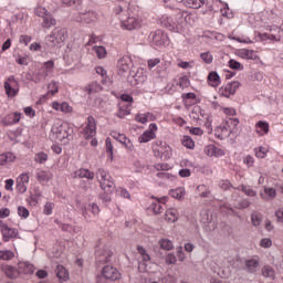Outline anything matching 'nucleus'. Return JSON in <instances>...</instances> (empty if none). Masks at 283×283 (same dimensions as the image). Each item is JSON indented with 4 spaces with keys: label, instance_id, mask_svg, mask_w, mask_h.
Listing matches in <instances>:
<instances>
[{
    "label": "nucleus",
    "instance_id": "nucleus-1",
    "mask_svg": "<svg viewBox=\"0 0 283 283\" xmlns=\"http://www.w3.org/2000/svg\"><path fill=\"white\" fill-rule=\"evenodd\" d=\"M115 13L118 14L120 21V29L128 30H140L143 28V18L138 14H132L129 11H124L123 7H118L115 10Z\"/></svg>",
    "mask_w": 283,
    "mask_h": 283
},
{
    "label": "nucleus",
    "instance_id": "nucleus-2",
    "mask_svg": "<svg viewBox=\"0 0 283 283\" xmlns=\"http://www.w3.org/2000/svg\"><path fill=\"white\" fill-rule=\"evenodd\" d=\"M72 128L70 124L57 122L51 128L50 138L55 143H62V145H67L70 143V136H72Z\"/></svg>",
    "mask_w": 283,
    "mask_h": 283
},
{
    "label": "nucleus",
    "instance_id": "nucleus-3",
    "mask_svg": "<svg viewBox=\"0 0 283 283\" xmlns=\"http://www.w3.org/2000/svg\"><path fill=\"white\" fill-rule=\"evenodd\" d=\"M95 178L104 193L111 196L114 192V178L103 168H98L95 172Z\"/></svg>",
    "mask_w": 283,
    "mask_h": 283
},
{
    "label": "nucleus",
    "instance_id": "nucleus-4",
    "mask_svg": "<svg viewBox=\"0 0 283 283\" xmlns=\"http://www.w3.org/2000/svg\"><path fill=\"white\" fill-rule=\"evenodd\" d=\"M151 149L155 158H159L160 160H169L171 156H174L171 146H169L167 142H163L160 139L153 143Z\"/></svg>",
    "mask_w": 283,
    "mask_h": 283
},
{
    "label": "nucleus",
    "instance_id": "nucleus-5",
    "mask_svg": "<svg viewBox=\"0 0 283 283\" xmlns=\"http://www.w3.org/2000/svg\"><path fill=\"white\" fill-rule=\"evenodd\" d=\"M160 23L164 28L170 30V32L180 33L182 32V30H185V22L178 19V14H176L175 18L169 15H163L160 18Z\"/></svg>",
    "mask_w": 283,
    "mask_h": 283
},
{
    "label": "nucleus",
    "instance_id": "nucleus-6",
    "mask_svg": "<svg viewBox=\"0 0 283 283\" xmlns=\"http://www.w3.org/2000/svg\"><path fill=\"white\" fill-rule=\"evenodd\" d=\"M66 39H67V29L56 27L48 36V42L51 43L53 48H56V45H61L62 43H65Z\"/></svg>",
    "mask_w": 283,
    "mask_h": 283
},
{
    "label": "nucleus",
    "instance_id": "nucleus-7",
    "mask_svg": "<svg viewBox=\"0 0 283 283\" xmlns=\"http://www.w3.org/2000/svg\"><path fill=\"white\" fill-rule=\"evenodd\" d=\"M52 72H54V61L44 62L43 66L34 72L33 81L35 83H41V81H45Z\"/></svg>",
    "mask_w": 283,
    "mask_h": 283
},
{
    "label": "nucleus",
    "instance_id": "nucleus-8",
    "mask_svg": "<svg viewBox=\"0 0 283 283\" xmlns=\"http://www.w3.org/2000/svg\"><path fill=\"white\" fill-rule=\"evenodd\" d=\"M122 103H119V111L117 112L118 118H125L132 114V104L124 105L123 103H134V97L129 94H123L120 96Z\"/></svg>",
    "mask_w": 283,
    "mask_h": 283
},
{
    "label": "nucleus",
    "instance_id": "nucleus-9",
    "mask_svg": "<svg viewBox=\"0 0 283 283\" xmlns=\"http://www.w3.org/2000/svg\"><path fill=\"white\" fill-rule=\"evenodd\" d=\"M4 90H6V94L7 96H9V98H14V96H17V94H19V81H17V78H14V76H10L6 82H4Z\"/></svg>",
    "mask_w": 283,
    "mask_h": 283
},
{
    "label": "nucleus",
    "instance_id": "nucleus-10",
    "mask_svg": "<svg viewBox=\"0 0 283 283\" xmlns=\"http://www.w3.org/2000/svg\"><path fill=\"white\" fill-rule=\"evenodd\" d=\"M83 136L86 140L94 138L96 136V118L94 116H88L83 128Z\"/></svg>",
    "mask_w": 283,
    "mask_h": 283
},
{
    "label": "nucleus",
    "instance_id": "nucleus-11",
    "mask_svg": "<svg viewBox=\"0 0 283 283\" xmlns=\"http://www.w3.org/2000/svg\"><path fill=\"white\" fill-rule=\"evenodd\" d=\"M156 132H158V125L156 123H151L148 126V129L145 130L139 137L138 143H149L151 140H155L156 138Z\"/></svg>",
    "mask_w": 283,
    "mask_h": 283
},
{
    "label": "nucleus",
    "instance_id": "nucleus-12",
    "mask_svg": "<svg viewBox=\"0 0 283 283\" xmlns=\"http://www.w3.org/2000/svg\"><path fill=\"white\" fill-rule=\"evenodd\" d=\"M111 136L118 143L124 145V147H126V149H128V151H134V144L132 143V140L129 138H127V136H125V134H120L116 130H113L111 133Z\"/></svg>",
    "mask_w": 283,
    "mask_h": 283
},
{
    "label": "nucleus",
    "instance_id": "nucleus-13",
    "mask_svg": "<svg viewBox=\"0 0 283 283\" xmlns=\"http://www.w3.org/2000/svg\"><path fill=\"white\" fill-rule=\"evenodd\" d=\"M233 130L231 129V126H229V124L227 123L221 124L214 129V136L219 140H224V138H229V136H231Z\"/></svg>",
    "mask_w": 283,
    "mask_h": 283
},
{
    "label": "nucleus",
    "instance_id": "nucleus-14",
    "mask_svg": "<svg viewBox=\"0 0 283 283\" xmlns=\"http://www.w3.org/2000/svg\"><path fill=\"white\" fill-rule=\"evenodd\" d=\"M21 116H23V114L18 113V112L10 113L7 116L1 117L0 123L4 127H10V125H17V123H19V120H21Z\"/></svg>",
    "mask_w": 283,
    "mask_h": 283
},
{
    "label": "nucleus",
    "instance_id": "nucleus-15",
    "mask_svg": "<svg viewBox=\"0 0 283 283\" xmlns=\"http://www.w3.org/2000/svg\"><path fill=\"white\" fill-rule=\"evenodd\" d=\"M238 87H240V82L228 83L220 88V94L221 96L229 98V96H233V94L238 92Z\"/></svg>",
    "mask_w": 283,
    "mask_h": 283
},
{
    "label": "nucleus",
    "instance_id": "nucleus-16",
    "mask_svg": "<svg viewBox=\"0 0 283 283\" xmlns=\"http://www.w3.org/2000/svg\"><path fill=\"white\" fill-rule=\"evenodd\" d=\"M102 275L106 280L116 281V280L120 279V272L116 268L111 266V265H106L103 268Z\"/></svg>",
    "mask_w": 283,
    "mask_h": 283
},
{
    "label": "nucleus",
    "instance_id": "nucleus-17",
    "mask_svg": "<svg viewBox=\"0 0 283 283\" xmlns=\"http://www.w3.org/2000/svg\"><path fill=\"white\" fill-rule=\"evenodd\" d=\"M117 67L119 76H124L127 74V72H129V70H132V59L128 56L119 59L117 62Z\"/></svg>",
    "mask_w": 283,
    "mask_h": 283
},
{
    "label": "nucleus",
    "instance_id": "nucleus-18",
    "mask_svg": "<svg viewBox=\"0 0 283 283\" xmlns=\"http://www.w3.org/2000/svg\"><path fill=\"white\" fill-rule=\"evenodd\" d=\"M74 19L77 23H94V21H96V12L88 11L86 13H78Z\"/></svg>",
    "mask_w": 283,
    "mask_h": 283
},
{
    "label": "nucleus",
    "instance_id": "nucleus-19",
    "mask_svg": "<svg viewBox=\"0 0 283 283\" xmlns=\"http://www.w3.org/2000/svg\"><path fill=\"white\" fill-rule=\"evenodd\" d=\"M51 107L55 109V112H62L63 114H72L74 112V107H72L67 102L59 103L52 102Z\"/></svg>",
    "mask_w": 283,
    "mask_h": 283
},
{
    "label": "nucleus",
    "instance_id": "nucleus-20",
    "mask_svg": "<svg viewBox=\"0 0 283 283\" xmlns=\"http://www.w3.org/2000/svg\"><path fill=\"white\" fill-rule=\"evenodd\" d=\"M14 160H17V155L12 151L0 154V167H8V165H12Z\"/></svg>",
    "mask_w": 283,
    "mask_h": 283
},
{
    "label": "nucleus",
    "instance_id": "nucleus-21",
    "mask_svg": "<svg viewBox=\"0 0 283 283\" xmlns=\"http://www.w3.org/2000/svg\"><path fill=\"white\" fill-rule=\"evenodd\" d=\"M260 268V256H252L251 259L245 260V271L248 273H255Z\"/></svg>",
    "mask_w": 283,
    "mask_h": 283
},
{
    "label": "nucleus",
    "instance_id": "nucleus-22",
    "mask_svg": "<svg viewBox=\"0 0 283 283\" xmlns=\"http://www.w3.org/2000/svg\"><path fill=\"white\" fill-rule=\"evenodd\" d=\"M168 198L167 197H161L156 199V201H154L150 205V209L154 211V213H156L158 216V213H163V211H165V203L167 202Z\"/></svg>",
    "mask_w": 283,
    "mask_h": 283
},
{
    "label": "nucleus",
    "instance_id": "nucleus-23",
    "mask_svg": "<svg viewBox=\"0 0 283 283\" xmlns=\"http://www.w3.org/2000/svg\"><path fill=\"white\" fill-rule=\"evenodd\" d=\"M112 255H113V253H112V250H109V249L96 251L97 262H99L101 264H105V263L109 262V260L112 259Z\"/></svg>",
    "mask_w": 283,
    "mask_h": 283
},
{
    "label": "nucleus",
    "instance_id": "nucleus-24",
    "mask_svg": "<svg viewBox=\"0 0 283 283\" xmlns=\"http://www.w3.org/2000/svg\"><path fill=\"white\" fill-rule=\"evenodd\" d=\"M35 177L38 182H40V185H48V182L52 180L53 175L48 170H39Z\"/></svg>",
    "mask_w": 283,
    "mask_h": 283
},
{
    "label": "nucleus",
    "instance_id": "nucleus-25",
    "mask_svg": "<svg viewBox=\"0 0 283 283\" xmlns=\"http://www.w3.org/2000/svg\"><path fill=\"white\" fill-rule=\"evenodd\" d=\"M34 265L30 262H20L18 264V272L23 275H32L34 273Z\"/></svg>",
    "mask_w": 283,
    "mask_h": 283
},
{
    "label": "nucleus",
    "instance_id": "nucleus-26",
    "mask_svg": "<svg viewBox=\"0 0 283 283\" xmlns=\"http://www.w3.org/2000/svg\"><path fill=\"white\" fill-rule=\"evenodd\" d=\"M177 19L184 23H187L188 25H193V23H196V17L187 11L177 13Z\"/></svg>",
    "mask_w": 283,
    "mask_h": 283
},
{
    "label": "nucleus",
    "instance_id": "nucleus-27",
    "mask_svg": "<svg viewBox=\"0 0 283 283\" xmlns=\"http://www.w3.org/2000/svg\"><path fill=\"white\" fill-rule=\"evenodd\" d=\"M254 129L258 136H266V134H269V130H270L269 122L259 120L255 124Z\"/></svg>",
    "mask_w": 283,
    "mask_h": 283
},
{
    "label": "nucleus",
    "instance_id": "nucleus-28",
    "mask_svg": "<svg viewBox=\"0 0 283 283\" xmlns=\"http://www.w3.org/2000/svg\"><path fill=\"white\" fill-rule=\"evenodd\" d=\"M179 218H180V212H178V209L170 208L166 210V213H165L166 222H170V223L178 222Z\"/></svg>",
    "mask_w": 283,
    "mask_h": 283
},
{
    "label": "nucleus",
    "instance_id": "nucleus-29",
    "mask_svg": "<svg viewBox=\"0 0 283 283\" xmlns=\"http://www.w3.org/2000/svg\"><path fill=\"white\" fill-rule=\"evenodd\" d=\"M1 233H2L3 242H10V240H12V238H17V230H14L8 226L3 227L1 229Z\"/></svg>",
    "mask_w": 283,
    "mask_h": 283
},
{
    "label": "nucleus",
    "instance_id": "nucleus-30",
    "mask_svg": "<svg viewBox=\"0 0 283 283\" xmlns=\"http://www.w3.org/2000/svg\"><path fill=\"white\" fill-rule=\"evenodd\" d=\"M94 176H96L94 171L85 168L78 169L74 172V178H86V180H94Z\"/></svg>",
    "mask_w": 283,
    "mask_h": 283
},
{
    "label": "nucleus",
    "instance_id": "nucleus-31",
    "mask_svg": "<svg viewBox=\"0 0 283 283\" xmlns=\"http://www.w3.org/2000/svg\"><path fill=\"white\" fill-rule=\"evenodd\" d=\"M238 55L240 59H245L247 61H255V59H258L255 51L249 49L239 50Z\"/></svg>",
    "mask_w": 283,
    "mask_h": 283
},
{
    "label": "nucleus",
    "instance_id": "nucleus-32",
    "mask_svg": "<svg viewBox=\"0 0 283 283\" xmlns=\"http://www.w3.org/2000/svg\"><path fill=\"white\" fill-rule=\"evenodd\" d=\"M222 81L220 80V75H218V72L212 71L208 75V85L210 87H219Z\"/></svg>",
    "mask_w": 283,
    "mask_h": 283
},
{
    "label": "nucleus",
    "instance_id": "nucleus-33",
    "mask_svg": "<svg viewBox=\"0 0 283 283\" xmlns=\"http://www.w3.org/2000/svg\"><path fill=\"white\" fill-rule=\"evenodd\" d=\"M56 276L60 282H67L70 280V272L63 265H57L56 268Z\"/></svg>",
    "mask_w": 283,
    "mask_h": 283
},
{
    "label": "nucleus",
    "instance_id": "nucleus-34",
    "mask_svg": "<svg viewBox=\"0 0 283 283\" xmlns=\"http://www.w3.org/2000/svg\"><path fill=\"white\" fill-rule=\"evenodd\" d=\"M158 244L163 251H174V241L167 238L159 239Z\"/></svg>",
    "mask_w": 283,
    "mask_h": 283
},
{
    "label": "nucleus",
    "instance_id": "nucleus-35",
    "mask_svg": "<svg viewBox=\"0 0 283 283\" xmlns=\"http://www.w3.org/2000/svg\"><path fill=\"white\" fill-rule=\"evenodd\" d=\"M42 28H46L50 29L54 25H56V19H54V17H52V13L49 12L48 15H45L44 18H42Z\"/></svg>",
    "mask_w": 283,
    "mask_h": 283
},
{
    "label": "nucleus",
    "instance_id": "nucleus-36",
    "mask_svg": "<svg viewBox=\"0 0 283 283\" xmlns=\"http://www.w3.org/2000/svg\"><path fill=\"white\" fill-rule=\"evenodd\" d=\"M184 3L187 8H192L193 10H198L205 6V0H184Z\"/></svg>",
    "mask_w": 283,
    "mask_h": 283
},
{
    "label": "nucleus",
    "instance_id": "nucleus-37",
    "mask_svg": "<svg viewBox=\"0 0 283 283\" xmlns=\"http://www.w3.org/2000/svg\"><path fill=\"white\" fill-rule=\"evenodd\" d=\"M277 196V191L274 188H264V193H261L263 200H273Z\"/></svg>",
    "mask_w": 283,
    "mask_h": 283
},
{
    "label": "nucleus",
    "instance_id": "nucleus-38",
    "mask_svg": "<svg viewBox=\"0 0 283 283\" xmlns=\"http://www.w3.org/2000/svg\"><path fill=\"white\" fill-rule=\"evenodd\" d=\"M153 42L155 45H165V34H163V31L157 30L153 35Z\"/></svg>",
    "mask_w": 283,
    "mask_h": 283
},
{
    "label": "nucleus",
    "instance_id": "nucleus-39",
    "mask_svg": "<svg viewBox=\"0 0 283 283\" xmlns=\"http://www.w3.org/2000/svg\"><path fill=\"white\" fill-rule=\"evenodd\" d=\"M262 275L263 277L275 280V270L271 265H265L262 268Z\"/></svg>",
    "mask_w": 283,
    "mask_h": 283
},
{
    "label": "nucleus",
    "instance_id": "nucleus-40",
    "mask_svg": "<svg viewBox=\"0 0 283 283\" xmlns=\"http://www.w3.org/2000/svg\"><path fill=\"white\" fill-rule=\"evenodd\" d=\"M50 157L48 156L46 153L44 151H39L34 155V163H36L38 165H45L46 160Z\"/></svg>",
    "mask_w": 283,
    "mask_h": 283
},
{
    "label": "nucleus",
    "instance_id": "nucleus-41",
    "mask_svg": "<svg viewBox=\"0 0 283 283\" xmlns=\"http://www.w3.org/2000/svg\"><path fill=\"white\" fill-rule=\"evenodd\" d=\"M171 198H175L176 200H184L185 199V188L180 187L177 189L170 190Z\"/></svg>",
    "mask_w": 283,
    "mask_h": 283
},
{
    "label": "nucleus",
    "instance_id": "nucleus-42",
    "mask_svg": "<svg viewBox=\"0 0 283 283\" xmlns=\"http://www.w3.org/2000/svg\"><path fill=\"white\" fill-rule=\"evenodd\" d=\"M87 211H91L93 216H98V213L101 212V209L96 203L88 205L87 208H85V210L83 211V216L86 219H87Z\"/></svg>",
    "mask_w": 283,
    "mask_h": 283
},
{
    "label": "nucleus",
    "instance_id": "nucleus-43",
    "mask_svg": "<svg viewBox=\"0 0 283 283\" xmlns=\"http://www.w3.org/2000/svg\"><path fill=\"white\" fill-rule=\"evenodd\" d=\"M101 90H103V87L96 82H93L86 86V92L88 94H96L97 92H101Z\"/></svg>",
    "mask_w": 283,
    "mask_h": 283
},
{
    "label": "nucleus",
    "instance_id": "nucleus-44",
    "mask_svg": "<svg viewBox=\"0 0 283 283\" xmlns=\"http://www.w3.org/2000/svg\"><path fill=\"white\" fill-rule=\"evenodd\" d=\"M2 271L7 277H17V270L11 265H2Z\"/></svg>",
    "mask_w": 283,
    "mask_h": 283
},
{
    "label": "nucleus",
    "instance_id": "nucleus-45",
    "mask_svg": "<svg viewBox=\"0 0 283 283\" xmlns=\"http://www.w3.org/2000/svg\"><path fill=\"white\" fill-rule=\"evenodd\" d=\"M181 145L187 147V149H193L196 147V143L190 136H184L181 139Z\"/></svg>",
    "mask_w": 283,
    "mask_h": 283
},
{
    "label": "nucleus",
    "instance_id": "nucleus-46",
    "mask_svg": "<svg viewBox=\"0 0 283 283\" xmlns=\"http://www.w3.org/2000/svg\"><path fill=\"white\" fill-rule=\"evenodd\" d=\"M254 154L256 158H266V154H269V148L264 146H260L254 148Z\"/></svg>",
    "mask_w": 283,
    "mask_h": 283
},
{
    "label": "nucleus",
    "instance_id": "nucleus-47",
    "mask_svg": "<svg viewBox=\"0 0 283 283\" xmlns=\"http://www.w3.org/2000/svg\"><path fill=\"white\" fill-rule=\"evenodd\" d=\"M251 222H252L253 227H260V224H262V213L253 212L251 214Z\"/></svg>",
    "mask_w": 283,
    "mask_h": 283
},
{
    "label": "nucleus",
    "instance_id": "nucleus-48",
    "mask_svg": "<svg viewBox=\"0 0 283 283\" xmlns=\"http://www.w3.org/2000/svg\"><path fill=\"white\" fill-rule=\"evenodd\" d=\"M106 153L108 154V158L114 160V146L112 145V138L107 137L106 140Z\"/></svg>",
    "mask_w": 283,
    "mask_h": 283
},
{
    "label": "nucleus",
    "instance_id": "nucleus-49",
    "mask_svg": "<svg viewBox=\"0 0 283 283\" xmlns=\"http://www.w3.org/2000/svg\"><path fill=\"white\" fill-rule=\"evenodd\" d=\"M200 59L207 65H211V63H213V55L211 54V52H203V53H201L200 54Z\"/></svg>",
    "mask_w": 283,
    "mask_h": 283
},
{
    "label": "nucleus",
    "instance_id": "nucleus-50",
    "mask_svg": "<svg viewBox=\"0 0 283 283\" xmlns=\"http://www.w3.org/2000/svg\"><path fill=\"white\" fill-rule=\"evenodd\" d=\"M93 50L96 53L97 59H105V56H107V50L105 46H94Z\"/></svg>",
    "mask_w": 283,
    "mask_h": 283
},
{
    "label": "nucleus",
    "instance_id": "nucleus-51",
    "mask_svg": "<svg viewBox=\"0 0 283 283\" xmlns=\"http://www.w3.org/2000/svg\"><path fill=\"white\" fill-rule=\"evenodd\" d=\"M137 251H138V253H139L142 260H143V262H145V263H146V262H150L151 256H149V254L147 253V250H145V248L138 247V248H137Z\"/></svg>",
    "mask_w": 283,
    "mask_h": 283
},
{
    "label": "nucleus",
    "instance_id": "nucleus-52",
    "mask_svg": "<svg viewBox=\"0 0 283 283\" xmlns=\"http://www.w3.org/2000/svg\"><path fill=\"white\" fill-rule=\"evenodd\" d=\"M48 94H51V96H54V94H59V83L51 82L48 85Z\"/></svg>",
    "mask_w": 283,
    "mask_h": 283
},
{
    "label": "nucleus",
    "instance_id": "nucleus-53",
    "mask_svg": "<svg viewBox=\"0 0 283 283\" xmlns=\"http://www.w3.org/2000/svg\"><path fill=\"white\" fill-rule=\"evenodd\" d=\"M116 196H118L119 198H127L130 199L132 195H129V191H127V189L125 188H117L115 191Z\"/></svg>",
    "mask_w": 283,
    "mask_h": 283
},
{
    "label": "nucleus",
    "instance_id": "nucleus-54",
    "mask_svg": "<svg viewBox=\"0 0 283 283\" xmlns=\"http://www.w3.org/2000/svg\"><path fill=\"white\" fill-rule=\"evenodd\" d=\"M154 168L157 171H169V169H171V165L167 163H159V164H155Z\"/></svg>",
    "mask_w": 283,
    "mask_h": 283
},
{
    "label": "nucleus",
    "instance_id": "nucleus-55",
    "mask_svg": "<svg viewBox=\"0 0 283 283\" xmlns=\"http://www.w3.org/2000/svg\"><path fill=\"white\" fill-rule=\"evenodd\" d=\"M53 211H54V202H50V201L46 202L43 209L44 216H52Z\"/></svg>",
    "mask_w": 283,
    "mask_h": 283
},
{
    "label": "nucleus",
    "instance_id": "nucleus-56",
    "mask_svg": "<svg viewBox=\"0 0 283 283\" xmlns=\"http://www.w3.org/2000/svg\"><path fill=\"white\" fill-rule=\"evenodd\" d=\"M14 252L10 250L0 251V260H12Z\"/></svg>",
    "mask_w": 283,
    "mask_h": 283
},
{
    "label": "nucleus",
    "instance_id": "nucleus-57",
    "mask_svg": "<svg viewBox=\"0 0 283 283\" xmlns=\"http://www.w3.org/2000/svg\"><path fill=\"white\" fill-rule=\"evenodd\" d=\"M228 64L231 70H244V65L235 60H230Z\"/></svg>",
    "mask_w": 283,
    "mask_h": 283
},
{
    "label": "nucleus",
    "instance_id": "nucleus-58",
    "mask_svg": "<svg viewBox=\"0 0 283 283\" xmlns=\"http://www.w3.org/2000/svg\"><path fill=\"white\" fill-rule=\"evenodd\" d=\"M241 191H243V193H245V196H250V198H255L256 193L255 190H253V188L251 187H247V186H241Z\"/></svg>",
    "mask_w": 283,
    "mask_h": 283
},
{
    "label": "nucleus",
    "instance_id": "nucleus-59",
    "mask_svg": "<svg viewBox=\"0 0 283 283\" xmlns=\"http://www.w3.org/2000/svg\"><path fill=\"white\" fill-rule=\"evenodd\" d=\"M32 41V38L30 36V35H28V34H21L20 36H19V43L21 44V45H25V46H28V45H30V42Z\"/></svg>",
    "mask_w": 283,
    "mask_h": 283
},
{
    "label": "nucleus",
    "instance_id": "nucleus-60",
    "mask_svg": "<svg viewBox=\"0 0 283 283\" xmlns=\"http://www.w3.org/2000/svg\"><path fill=\"white\" fill-rule=\"evenodd\" d=\"M18 214L20 218H30V210L23 206L18 207Z\"/></svg>",
    "mask_w": 283,
    "mask_h": 283
},
{
    "label": "nucleus",
    "instance_id": "nucleus-61",
    "mask_svg": "<svg viewBox=\"0 0 283 283\" xmlns=\"http://www.w3.org/2000/svg\"><path fill=\"white\" fill-rule=\"evenodd\" d=\"M165 262L169 266L171 264H176V262H178V259H176V254L168 253L165 258Z\"/></svg>",
    "mask_w": 283,
    "mask_h": 283
},
{
    "label": "nucleus",
    "instance_id": "nucleus-62",
    "mask_svg": "<svg viewBox=\"0 0 283 283\" xmlns=\"http://www.w3.org/2000/svg\"><path fill=\"white\" fill-rule=\"evenodd\" d=\"M178 85H179V87H181V90H185V88L189 87V85H190L189 77L181 76L179 78V84Z\"/></svg>",
    "mask_w": 283,
    "mask_h": 283
},
{
    "label": "nucleus",
    "instance_id": "nucleus-63",
    "mask_svg": "<svg viewBox=\"0 0 283 283\" xmlns=\"http://www.w3.org/2000/svg\"><path fill=\"white\" fill-rule=\"evenodd\" d=\"M159 63H160V57H154L147 61L148 69L150 70H154V67H156V65H159Z\"/></svg>",
    "mask_w": 283,
    "mask_h": 283
},
{
    "label": "nucleus",
    "instance_id": "nucleus-64",
    "mask_svg": "<svg viewBox=\"0 0 283 283\" xmlns=\"http://www.w3.org/2000/svg\"><path fill=\"white\" fill-rule=\"evenodd\" d=\"M50 12H48V10L43 7H38L35 8V14L36 17H41L42 19L48 15Z\"/></svg>",
    "mask_w": 283,
    "mask_h": 283
}]
</instances>
